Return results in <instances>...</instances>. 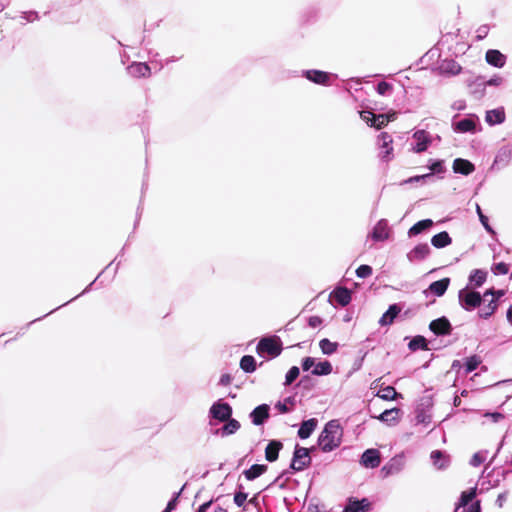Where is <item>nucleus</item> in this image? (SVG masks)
<instances>
[{
	"mask_svg": "<svg viewBox=\"0 0 512 512\" xmlns=\"http://www.w3.org/2000/svg\"><path fill=\"white\" fill-rule=\"evenodd\" d=\"M343 429L338 420H331L324 426L319 435V445L324 452H330L340 446Z\"/></svg>",
	"mask_w": 512,
	"mask_h": 512,
	"instance_id": "f257e3e1",
	"label": "nucleus"
},
{
	"mask_svg": "<svg viewBox=\"0 0 512 512\" xmlns=\"http://www.w3.org/2000/svg\"><path fill=\"white\" fill-rule=\"evenodd\" d=\"M256 351L260 356L277 357L282 351V342L277 336L264 337L258 342Z\"/></svg>",
	"mask_w": 512,
	"mask_h": 512,
	"instance_id": "f03ea898",
	"label": "nucleus"
},
{
	"mask_svg": "<svg viewBox=\"0 0 512 512\" xmlns=\"http://www.w3.org/2000/svg\"><path fill=\"white\" fill-rule=\"evenodd\" d=\"M459 302L461 306L471 311L481 304L482 297L478 292L473 291L470 287H466L459 291Z\"/></svg>",
	"mask_w": 512,
	"mask_h": 512,
	"instance_id": "7ed1b4c3",
	"label": "nucleus"
},
{
	"mask_svg": "<svg viewBox=\"0 0 512 512\" xmlns=\"http://www.w3.org/2000/svg\"><path fill=\"white\" fill-rule=\"evenodd\" d=\"M310 461L309 450L304 447H297L294 452L291 468L301 471L310 464Z\"/></svg>",
	"mask_w": 512,
	"mask_h": 512,
	"instance_id": "20e7f679",
	"label": "nucleus"
},
{
	"mask_svg": "<svg viewBox=\"0 0 512 512\" xmlns=\"http://www.w3.org/2000/svg\"><path fill=\"white\" fill-rule=\"evenodd\" d=\"M406 461L403 455H396L391 458L390 461L384 465L381 469V472L385 477L398 474L405 467Z\"/></svg>",
	"mask_w": 512,
	"mask_h": 512,
	"instance_id": "39448f33",
	"label": "nucleus"
},
{
	"mask_svg": "<svg viewBox=\"0 0 512 512\" xmlns=\"http://www.w3.org/2000/svg\"><path fill=\"white\" fill-rule=\"evenodd\" d=\"M380 144V157L384 161H390L393 158V140L391 136L385 132L379 135Z\"/></svg>",
	"mask_w": 512,
	"mask_h": 512,
	"instance_id": "423d86ee",
	"label": "nucleus"
},
{
	"mask_svg": "<svg viewBox=\"0 0 512 512\" xmlns=\"http://www.w3.org/2000/svg\"><path fill=\"white\" fill-rule=\"evenodd\" d=\"M210 414L217 420L226 421L230 418L232 409L229 404L218 401L211 406Z\"/></svg>",
	"mask_w": 512,
	"mask_h": 512,
	"instance_id": "0eeeda50",
	"label": "nucleus"
},
{
	"mask_svg": "<svg viewBox=\"0 0 512 512\" xmlns=\"http://www.w3.org/2000/svg\"><path fill=\"white\" fill-rule=\"evenodd\" d=\"M415 144L413 146V151L416 153L423 152L427 150L428 146L431 143L430 135L424 130L416 131L412 136Z\"/></svg>",
	"mask_w": 512,
	"mask_h": 512,
	"instance_id": "6e6552de",
	"label": "nucleus"
},
{
	"mask_svg": "<svg viewBox=\"0 0 512 512\" xmlns=\"http://www.w3.org/2000/svg\"><path fill=\"white\" fill-rule=\"evenodd\" d=\"M390 236V231H389V227H388V224L386 222V220H379L373 230H372V233H371V237L374 241H385L389 238Z\"/></svg>",
	"mask_w": 512,
	"mask_h": 512,
	"instance_id": "1a4fd4ad",
	"label": "nucleus"
},
{
	"mask_svg": "<svg viewBox=\"0 0 512 512\" xmlns=\"http://www.w3.org/2000/svg\"><path fill=\"white\" fill-rule=\"evenodd\" d=\"M376 418L387 425L393 426L400 421L401 410L399 408L387 409Z\"/></svg>",
	"mask_w": 512,
	"mask_h": 512,
	"instance_id": "9d476101",
	"label": "nucleus"
},
{
	"mask_svg": "<svg viewBox=\"0 0 512 512\" xmlns=\"http://www.w3.org/2000/svg\"><path fill=\"white\" fill-rule=\"evenodd\" d=\"M485 60L491 66L502 68L506 63V56L499 50L490 49L485 54Z\"/></svg>",
	"mask_w": 512,
	"mask_h": 512,
	"instance_id": "9b49d317",
	"label": "nucleus"
},
{
	"mask_svg": "<svg viewBox=\"0 0 512 512\" xmlns=\"http://www.w3.org/2000/svg\"><path fill=\"white\" fill-rule=\"evenodd\" d=\"M361 464L367 468H375L380 464V454L376 449L366 450L361 457Z\"/></svg>",
	"mask_w": 512,
	"mask_h": 512,
	"instance_id": "f8f14e48",
	"label": "nucleus"
},
{
	"mask_svg": "<svg viewBox=\"0 0 512 512\" xmlns=\"http://www.w3.org/2000/svg\"><path fill=\"white\" fill-rule=\"evenodd\" d=\"M430 253V248L427 244L416 245L408 254L407 257L410 261L422 260Z\"/></svg>",
	"mask_w": 512,
	"mask_h": 512,
	"instance_id": "ddd939ff",
	"label": "nucleus"
},
{
	"mask_svg": "<svg viewBox=\"0 0 512 512\" xmlns=\"http://www.w3.org/2000/svg\"><path fill=\"white\" fill-rule=\"evenodd\" d=\"M474 169V165L466 159L457 158L453 162V171L455 173L469 175L474 171Z\"/></svg>",
	"mask_w": 512,
	"mask_h": 512,
	"instance_id": "4468645a",
	"label": "nucleus"
},
{
	"mask_svg": "<svg viewBox=\"0 0 512 512\" xmlns=\"http://www.w3.org/2000/svg\"><path fill=\"white\" fill-rule=\"evenodd\" d=\"M487 279V272L481 269H475L471 271L469 275V286L470 288H478L484 284Z\"/></svg>",
	"mask_w": 512,
	"mask_h": 512,
	"instance_id": "2eb2a0df",
	"label": "nucleus"
},
{
	"mask_svg": "<svg viewBox=\"0 0 512 512\" xmlns=\"http://www.w3.org/2000/svg\"><path fill=\"white\" fill-rule=\"evenodd\" d=\"M330 296L342 306L348 305L351 301L350 291L343 287L335 289Z\"/></svg>",
	"mask_w": 512,
	"mask_h": 512,
	"instance_id": "dca6fc26",
	"label": "nucleus"
},
{
	"mask_svg": "<svg viewBox=\"0 0 512 512\" xmlns=\"http://www.w3.org/2000/svg\"><path fill=\"white\" fill-rule=\"evenodd\" d=\"M485 120L491 126L501 124L505 120L504 110L502 108H497L487 111Z\"/></svg>",
	"mask_w": 512,
	"mask_h": 512,
	"instance_id": "f3484780",
	"label": "nucleus"
},
{
	"mask_svg": "<svg viewBox=\"0 0 512 512\" xmlns=\"http://www.w3.org/2000/svg\"><path fill=\"white\" fill-rule=\"evenodd\" d=\"M282 448V443L280 441H270L265 449V458L269 462H274L278 458V453Z\"/></svg>",
	"mask_w": 512,
	"mask_h": 512,
	"instance_id": "a211bd4d",
	"label": "nucleus"
},
{
	"mask_svg": "<svg viewBox=\"0 0 512 512\" xmlns=\"http://www.w3.org/2000/svg\"><path fill=\"white\" fill-rule=\"evenodd\" d=\"M268 411L269 407L266 404L256 407L251 413L253 423L255 425L262 424L268 418Z\"/></svg>",
	"mask_w": 512,
	"mask_h": 512,
	"instance_id": "6ab92c4d",
	"label": "nucleus"
},
{
	"mask_svg": "<svg viewBox=\"0 0 512 512\" xmlns=\"http://www.w3.org/2000/svg\"><path fill=\"white\" fill-rule=\"evenodd\" d=\"M316 427H317L316 419L312 418V419L306 420L301 424V426L298 430V436L301 439H306V438L310 437V435L313 433V431L316 429Z\"/></svg>",
	"mask_w": 512,
	"mask_h": 512,
	"instance_id": "aec40b11",
	"label": "nucleus"
},
{
	"mask_svg": "<svg viewBox=\"0 0 512 512\" xmlns=\"http://www.w3.org/2000/svg\"><path fill=\"white\" fill-rule=\"evenodd\" d=\"M475 127V121L471 118H465L453 124L454 131L459 133L474 132Z\"/></svg>",
	"mask_w": 512,
	"mask_h": 512,
	"instance_id": "412c9836",
	"label": "nucleus"
},
{
	"mask_svg": "<svg viewBox=\"0 0 512 512\" xmlns=\"http://www.w3.org/2000/svg\"><path fill=\"white\" fill-rule=\"evenodd\" d=\"M430 329L435 334H447L450 330V323L446 318H439L430 323Z\"/></svg>",
	"mask_w": 512,
	"mask_h": 512,
	"instance_id": "4be33fe9",
	"label": "nucleus"
},
{
	"mask_svg": "<svg viewBox=\"0 0 512 512\" xmlns=\"http://www.w3.org/2000/svg\"><path fill=\"white\" fill-rule=\"evenodd\" d=\"M305 77L317 84H325L329 79V75L319 70H307L304 72Z\"/></svg>",
	"mask_w": 512,
	"mask_h": 512,
	"instance_id": "5701e85b",
	"label": "nucleus"
},
{
	"mask_svg": "<svg viewBox=\"0 0 512 512\" xmlns=\"http://www.w3.org/2000/svg\"><path fill=\"white\" fill-rule=\"evenodd\" d=\"M433 221L431 219H425L417 222L414 224L409 230H408V236L414 237L418 234L422 233L423 231L429 229L432 227Z\"/></svg>",
	"mask_w": 512,
	"mask_h": 512,
	"instance_id": "b1692460",
	"label": "nucleus"
},
{
	"mask_svg": "<svg viewBox=\"0 0 512 512\" xmlns=\"http://www.w3.org/2000/svg\"><path fill=\"white\" fill-rule=\"evenodd\" d=\"M449 284L450 279L443 278L439 281H435L432 284H430L429 291L435 294L436 296H442L446 292Z\"/></svg>",
	"mask_w": 512,
	"mask_h": 512,
	"instance_id": "393cba45",
	"label": "nucleus"
},
{
	"mask_svg": "<svg viewBox=\"0 0 512 512\" xmlns=\"http://www.w3.org/2000/svg\"><path fill=\"white\" fill-rule=\"evenodd\" d=\"M370 503L367 499L361 501H351L343 512H366L369 510Z\"/></svg>",
	"mask_w": 512,
	"mask_h": 512,
	"instance_id": "a878e982",
	"label": "nucleus"
},
{
	"mask_svg": "<svg viewBox=\"0 0 512 512\" xmlns=\"http://www.w3.org/2000/svg\"><path fill=\"white\" fill-rule=\"evenodd\" d=\"M451 238L447 232H440L431 238V244L435 248H444L451 244Z\"/></svg>",
	"mask_w": 512,
	"mask_h": 512,
	"instance_id": "bb28decb",
	"label": "nucleus"
},
{
	"mask_svg": "<svg viewBox=\"0 0 512 512\" xmlns=\"http://www.w3.org/2000/svg\"><path fill=\"white\" fill-rule=\"evenodd\" d=\"M399 312L400 308L397 305H391L380 318L379 324L382 326L391 324Z\"/></svg>",
	"mask_w": 512,
	"mask_h": 512,
	"instance_id": "cd10ccee",
	"label": "nucleus"
},
{
	"mask_svg": "<svg viewBox=\"0 0 512 512\" xmlns=\"http://www.w3.org/2000/svg\"><path fill=\"white\" fill-rule=\"evenodd\" d=\"M129 73L137 77H147L150 75V68L145 63H134L129 67Z\"/></svg>",
	"mask_w": 512,
	"mask_h": 512,
	"instance_id": "c85d7f7f",
	"label": "nucleus"
},
{
	"mask_svg": "<svg viewBox=\"0 0 512 512\" xmlns=\"http://www.w3.org/2000/svg\"><path fill=\"white\" fill-rule=\"evenodd\" d=\"M332 372V365L329 361H322L315 364L312 374L317 376L329 375Z\"/></svg>",
	"mask_w": 512,
	"mask_h": 512,
	"instance_id": "c756f323",
	"label": "nucleus"
},
{
	"mask_svg": "<svg viewBox=\"0 0 512 512\" xmlns=\"http://www.w3.org/2000/svg\"><path fill=\"white\" fill-rule=\"evenodd\" d=\"M443 73L450 75H457L461 72V66L455 61H444L441 65Z\"/></svg>",
	"mask_w": 512,
	"mask_h": 512,
	"instance_id": "7c9ffc66",
	"label": "nucleus"
},
{
	"mask_svg": "<svg viewBox=\"0 0 512 512\" xmlns=\"http://www.w3.org/2000/svg\"><path fill=\"white\" fill-rule=\"evenodd\" d=\"M240 367L247 373H252L256 370V361L253 356L246 355L241 358Z\"/></svg>",
	"mask_w": 512,
	"mask_h": 512,
	"instance_id": "2f4dec72",
	"label": "nucleus"
},
{
	"mask_svg": "<svg viewBox=\"0 0 512 512\" xmlns=\"http://www.w3.org/2000/svg\"><path fill=\"white\" fill-rule=\"evenodd\" d=\"M266 469L267 467L265 465L255 464L245 471V476L248 480H253L262 475Z\"/></svg>",
	"mask_w": 512,
	"mask_h": 512,
	"instance_id": "473e14b6",
	"label": "nucleus"
},
{
	"mask_svg": "<svg viewBox=\"0 0 512 512\" xmlns=\"http://www.w3.org/2000/svg\"><path fill=\"white\" fill-rule=\"evenodd\" d=\"M319 347L323 354L331 355L334 352H336V350L338 348V344L336 342H332L329 339L325 338L319 342Z\"/></svg>",
	"mask_w": 512,
	"mask_h": 512,
	"instance_id": "72a5a7b5",
	"label": "nucleus"
},
{
	"mask_svg": "<svg viewBox=\"0 0 512 512\" xmlns=\"http://www.w3.org/2000/svg\"><path fill=\"white\" fill-rule=\"evenodd\" d=\"M398 396H400V394L391 386H387L377 393V397L383 400H395Z\"/></svg>",
	"mask_w": 512,
	"mask_h": 512,
	"instance_id": "f704fd0d",
	"label": "nucleus"
},
{
	"mask_svg": "<svg viewBox=\"0 0 512 512\" xmlns=\"http://www.w3.org/2000/svg\"><path fill=\"white\" fill-rule=\"evenodd\" d=\"M240 428V424L235 419H230L222 428V433L224 435H231L235 433Z\"/></svg>",
	"mask_w": 512,
	"mask_h": 512,
	"instance_id": "c9c22d12",
	"label": "nucleus"
},
{
	"mask_svg": "<svg viewBox=\"0 0 512 512\" xmlns=\"http://www.w3.org/2000/svg\"><path fill=\"white\" fill-rule=\"evenodd\" d=\"M426 345V340L422 336H417L409 342V348L411 350L425 349Z\"/></svg>",
	"mask_w": 512,
	"mask_h": 512,
	"instance_id": "e433bc0d",
	"label": "nucleus"
},
{
	"mask_svg": "<svg viewBox=\"0 0 512 512\" xmlns=\"http://www.w3.org/2000/svg\"><path fill=\"white\" fill-rule=\"evenodd\" d=\"M294 405V399L291 397L286 398L283 402H278L275 405V408L278 409L281 413H286L290 411L291 406Z\"/></svg>",
	"mask_w": 512,
	"mask_h": 512,
	"instance_id": "4c0bfd02",
	"label": "nucleus"
},
{
	"mask_svg": "<svg viewBox=\"0 0 512 512\" xmlns=\"http://www.w3.org/2000/svg\"><path fill=\"white\" fill-rule=\"evenodd\" d=\"M389 123V116L384 114L375 115V122L372 123V127L381 129Z\"/></svg>",
	"mask_w": 512,
	"mask_h": 512,
	"instance_id": "58836bf2",
	"label": "nucleus"
},
{
	"mask_svg": "<svg viewBox=\"0 0 512 512\" xmlns=\"http://www.w3.org/2000/svg\"><path fill=\"white\" fill-rule=\"evenodd\" d=\"M480 363H481V360L479 357H477V356L469 357L465 363L466 373H469V372H472L473 370H475L479 366Z\"/></svg>",
	"mask_w": 512,
	"mask_h": 512,
	"instance_id": "ea45409f",
	"label": "nucleus"
},
{
	"mask_svg": "<svg viewBox=\"0 0 512 512\" xmlns=\"http://www.w3.org/2000/svg\"><path fill=\"white\" fill-rule=\"evenodd\" d=\"M496 307H497V305L495 303V300L492 299L485 308L480 310L479 316L483 317V318L489 317L490 315H492L494 313Z\"/></svg>",
	"mask_w": 512,
	"mask_h": 512,
	"instance_id": "a19ab883",
	"label": "nucleus"
},
{
	"mask_svg": "<svg viewBox=\"0 0 512 512\" xmlns=\"http://www.w3.org/2000/svg\"><path fill=\"white\" fill-rule=\"evenodd\" d=\"M476 490L470 489L468 491L463 492L461 496V507L465 509V506L475 497Z\"/></svg>",
	"mask_w": 512,
	"mask_h": 512,
	"instance_id": "79ce46f5",
	"label": "nucleus"
},
{
	"mask_svg": "<svg viewBox=\"0 0 512 512\" xmlns=\"http://www.w3.org/2000/svg\"><path fill=\"white\" fill-rule=\"evenodd\" d=\"M298 376H299V368L296 366H293L292 368H290V370L286 374L285 384L290 385Z\"/></svg>",
	"mask_w": 512,
	"mask_h": 512,
	"instance_id": "37998d69",
	"label": "nucleus"
},
{
	"mask_svg": "<svg viewBox=\"0 0 512 512\" xmlns=\"http://www.w3.org/2000/svg\"><path fill=\"white\" fill-rule=\"evenodd\" d=\"M356 274L360 278L369 277L372 274V268L368 265H361L357 268Z\"/></svg>",
	"mask_w": 512,
	"mask_h": 512,
	"instance_id": "c03bdc74",
	"label": "nucleus"
},
{
	"mask_svg": "<svg viewBox=\"0 0 512 512\" xmlns=\"http://www.w3.org/2000/svg\"><path fill=\"white\" fill-rule=\"evenodd\" d=\"M508 270H509V266H508L507 264L503 263V262L498 263V264H496V265H494V266L492 267V271H493V273H494V274H496V275H499V274H502V275L507 274V273H508Z\"/></svg>",
	"mask_w": 512,
	"mask_h": 512,
	"instance_id": "a18cd8bd",
	"label": "nucleus"
},
{
	"mask_svg": "<svg viewBox=\"0 0 512 512\" xmlns=\"http://www.w3.org/2000/svg\"><path fill=\"white\" fill-rule=\"evenodd\" d=\"M361 119L372 127V123L375 122V114L370 111H361Z\"/></svg>",
	"mask_w": 512,
	"mask_h": 512,
	"instance_id": "49530a36",
	"label": "nucleus"
},
{
	"mask_svg": "<svg viewBox=\"0 0 512 512\" xmlns=\"http://www.w3.org/2000/svg\"><path fill=\"white\" fill-rule=\"evenodd\" d=\"M484 418L490 420L493 423H497L500 420L504 418V416L499 412H493V413H485Z\"/></svg>",
	"mask_w": 512,
	"mask_h": 512,
	"instance_id": "de8ad7c7",
	"label": "nucleus"
},
{
	"mask_svg": "<svg viewBox=\"0 0 512 512\" xmlns=\"http://www.w3.org/2000/svg\"><path fill=\"white\" fill-rule=\"evenodd\" d=\"M503 83V78L499 75H494L493 77H491L489 80H487V82L485 83L486 86H495V87H498L500 85H502Z\"/></svg>",
	"mask_w": 512,
	"mask_h": 512,
	"instance_id": "09e8293b",
	"label": "nucleus"
},
{
	"mask_svg": "<svg viewBox=\"0 0 512 512\" xmlns=\"http://www.w3.org/2000/svg\"><path fill=\"white\" fill-rule=\"evenodd\" d=\"M247 499V495L245 493L239 492L234 496V502L237 506H242Z\"/></svg>",
	"mask_w": 512,
	"mask_h": 512,
	"instance_id": "8fccbe9b",
	"label": "nucleus"
},
{
	"mask_svg": "<svg viewBox=\"0 0 512 512\" xmlns=\"http://www.w3.org/2000/svg\"><path fill=\"white\" fill-rule=\"evenodd\" d=\"M315 366V360L311 357H306L303 360L302 367L304 371H308L311 367Z\"/></svg>",
	"mask_w": 512,
	"mask_h": 512,
	"instance_id": "3c124183",
	"label": "nucleus"
},
{
	"mask_svg": "<svg viewBox=\"0 0 512 512\" xmlns=\"http://www.w3.org/2000/svg\"><path fill=\"white\" fill-rule=\"evenodd\" d=\"M491 295L495 301L496 299L502 297L504 295V292L502 290H499V291H493V290H488L484 293V298H486L487 296Z\"/></svg>",
	"mask_w": 512,
	"mask_h": 512,
	"instance_id": "603ef678",
	"label": "nucleus"
},
{
	"mask_svg": "<svg viewBox=\"0 0 512 512\" xmlns=\"http://www.w3.org/2000/svg\"><path fill=\"white\" fill-rule=\"evenodd\" d=\"M479 220L488 232L494 233L493 229L488 224V218L484 214H480Z\"/></svg>",
	"mask_w": 512,
	"mask_h": 512,
	"instance_id": "864d4df0",
	"label": "nucleus"
},
{
	"mask_svg": "<svg viewBox=\"0 0 512 512\" xmlns=\"http://www.w3.org/2000/svg\"><path fill=\"white\" fill-rule=\"evenodd\" d=\"M389 89H390V85L386 82H381L377 86V91L381 95H384Z\"/></svg>",
	"mask_w": 512,
	"mask_h": 512,
	"instance_id": "5fc2aeb1",
	"label": "nucleus"
},
{
	"mask_svg": "<svg viewBox=\"0 0 512 512\" xmlns=\"http://www.w3.org/2000/svg\"><path fill=\"white\" fill-rule=\"evenodd\" d=\"M430 171L431 173L434 172H442V162L441 161H435L430 165Z\"/></svg>",
	"mask_w": 512,
	"mask_h": 512,
	"instance_id": "6e6d98bb",
	"label": "nucleus"
},
{
	"mask_svg": "<svg viewBox=\"0 0 512 512\" xmlns=\"http://www.w3.org/2000/svg\"><path fill=\"white\" fill-rule=\"evenodd\" d=\"M442 457V454L441 452L439 451H434L432 452L431 454V458L433 459L434 461V464L437 465L439 468H441L443 465L442 464H438V460Z\"/></svg>",
	"mask_w": 512,
	"mask_h": 512,
	"instance_id": "4d7b16f0",
	"label": "nucleus"
},
{
	"mask_svg": "<svg viewBox=\"0 0 512 512\" xmlns=\"http://www.w3.org/2000/svg\"><path fill=\"white\" fill-rule=\"evenodd\" d=\"M176 506V498L171 500L163 512H171Z\"/></svg>",
	"mask_w": 512,
	"mask_h": 512,
	"instance_id": "13d9d810",
	"label": "nucleus"
},
{
	"mask_svg": "<svg viewBox=\"0 0 512 512\" xmlns=\"http://www.w3.org/2000/svg\"><path fill=\"white\" fill-rule=\"evenodd\" d=\"M482 462V458L480 457L479 454H475L472 458V464L477 466L479 465L480 463Z\"/></svg>",
	"mask_w": 512,
	"mask_h": 512,
	"instance_id": "bf43d9fd",
	"label": "nucleus"
},
{
	"mask_svg": "<svg viewBox=\"0 0 512 512\" xmlns=\"http://www.w3.org/2000/svg\"><path fill=\"white\" fill-rule=\"evenodd\" d=\"M430 175H431V173L425 174V175H420V176H415V177L410 178L407 182L419 181V180L424 179Z\"/></svg>",
	"mask_w": 512,
	"mask_h": 512,
	"instance_id": "052dcab7",
	"label": "nucleus"
},
{
	"mask_svg": "<svg viewBox=\"0 0 512 512\" xmlns=\"http://www.w3.org/2000/svg\"><path fill=\"white\" fill-rule=\"evenodd\" d=\"M209 506H210V502L202 504L199 507L198 512H206Z\"/></svg>",
	"mask_w": 512,
	"mask_h": 512,
	"instance_id": "680f3d73",
	"label": "nucleus"
},
{
	"mask_svg": "<svg viewBox=\"0 0 512 512\" xmlns=\"http://www.w3.org/2000/svg\"><path fill=\"white\" fill-rule=\"evenodd\" d=\"M507 319L510 324H512V306L507 311Z\"/></svg>",
	"mask_w": 512,
	"mask_h": 512,
	"instance_id": "e2e57ef3",
	"label": "nucleus"
},
{
	"mask_svg": "<svg viewBox=\"0 0 512 512\" xmlns=\"http://www.w3.org/2000/svg\"><path fill=\"white\" fill-rule=\"evenodd\" d=\"M387 115L389 116V122L395 120V116H396L395 112L388 113Z\"/></svg>",
	"mask_w": 512,
	"mask_h": 512,
	"instance_id": "0e129e2a",
	"label": "nucleus"
},
{
	"mask_svg": "<svg viewBox=\"0 0 512 512\" xmlns=\"http://www.w3.org/2000/svg\"><path fill=\"white\" fill-rule=\"evenodd\" d=\"M317 322H319V319H318V318H312V319L310 320V324H311V325H313V326H314Z\"/></svg>",
	"mask_w": 512,
	"mask_h": 512,
	"instance_id": "69168bd1",
	"label": "nucleus"
},
{
	"mask_svg": "<svg viewBox=\"0 0 512 512\" xmlns=\"http://www.w3.org/2000/svg\"><path fill=\"white\" fill-rule=\"evenodd\" d=\"M215 512H227V510L225 508H222V507H217L215 509Z\"/></svg>",
	"mask_w": 512,
	"mask_h": 512,
	"instance_id": "338daca9",
	"label": "nucleus"
},
{
	"mask_svg": "<svg viewBox=\"0 0 512 512\" xmlns=\"http://www.w3.org/2000/svg\"><path fill=\"white\" fill-rule=\"evenodd\" d=\"M460 402H461V401H460V399H459L458 397H456V398L454 399V405H455V406L460 405Z\"/></svg>",
	"mask_w": 512,
	"mask_h": 512,
	"instance_id": "774afa93",
	"label": "nucleus"
}]
</instances>
